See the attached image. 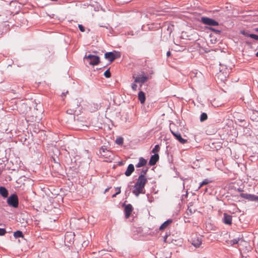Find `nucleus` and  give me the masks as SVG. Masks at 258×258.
I'll list each match as a JSON object with an SVG mask.
<instances>
[{
    "mask_svg": "<svg viewBox=\"0 0 258 258\" xmlns=\"http://www.w3.org/2000/svg\"><path fill=\"white\" fill-rule=\"evenodd\" d=\"M148 170V168L145 169H142L141 174L138 177L137 181L134 186L133 194L136 197H138L140 194L144 193L143 190L147 182V179L145 177V174H146Z\"/></svg>",
    "mask_w": 258,
    "mask_h": 258,
    "instance_id": "obj_1",
    "label": "nucleus"
},
{
    "mask_svg": "<svg viewBox=\"0 0 258 258\" xmlns=\"http://www.w3.org/2000/svg\"><path fill=\"white\" fill-rule=\"evenodd\" d=\"M84 59H86L90 65L96 66L100 62V57L97 55L92 54L85 55Z\"/></svg>",
    "mask_w": 258,
    "mask_h": 258,
    "instance_id": "obj_2",
    "label": "nucleus"
},
{
    "mask_svg": "<svg viewBox=\"0 0 258 258\" xmlns=\"http://www.w3.org/2000/svg\"><path fill=\"white\" fill-rule=\"evenodd\" d=\"M7 203L10 206L17 208L19 205V200L16 194L11 195L7 199Z\"/></svg>",
    "mask_w": 258,
    "mask_h": 258,
    "instance_id": "obj_3",
    "label": "nucleus"
},
{
    "mask_svg": "<svg viewBox=\"0 0 258 258\" xmlns=\"http://www.w3.org/2000/svg\"><path fill=\"white\" fill-rule=\"evenodd\" d=\"M201 21L203 24L210 26L219 25V23L217 21L209 17H202Z\"/></svg>",
    "mask_w": 258,
    "mask_h": 258,
    "instance_id": "obj_4",
    "label": "nucleus"
},
{
    "mask_svg": "<svg viewBox=\"0 0 258 258\" xmlns=\"http://www.w3.org/2000/svg\"><path fill=\"white\" fill-rule=\"evenodd\" d=\"M120 56V54L119 52H106L104 54V57L106 59L109 60L110 62L113 61L116 58Z\"/></svg>",
    "mask_w": 258,
    "mask_h": 258,
    "instance_id": "obj_5",
    "label": "nucleus"
},
{
    "mask_svg": "<svg viewBox=\"0 0 258 258\" xmlns=\"http://www.w3.org/2000/svg\"><path fill=\"white\" fill-rule=\"evenodd\" d=\"M142 76H137L135 77L134 75L133 76V78L135 79L134 82L135 83H141V84H143L145 83L148 79L149 78L145 75V72H141Z\"/></svg>",
    "mask_w": 258,
    "mask_h": 258,
    "instance_id": "obj_6",
    "label": "nucleus"
},
{
    "mask_svg": "<svg viewBox=\"0 0 258 258\" xmlns=\"http://www.w3.org/2000/svg\"><path fill=\"white\" fill-rule=\"evenodd\" d=\"M240 197L249 201H258V196L246 193H241Z\"/></svg>",
    "mask_w": 258,
    "mask_h": 258,
    "instance_id": "obj_7",
    "label": "nucleus"
},
{
    "mask_svg": "<svg viewBox=\"0 0 258 258\" xmlns=\"http://www.w3.org/2000/svg\"><path fill=\"white\" fill-rule=\"evenodd\" d=\"M202 237L200 235H195L191 238V244L196 247H199L202 244Z\"/></svg>",
    "mask_w": 258,
    "mask_h": 258,
    "instance_id": "obj_8",
    "label": "nucleus"
},
{
    "mask_svg": "<svg viewBox=\"0 0 258 258\" xmlns=\"http://www.w3.org/2000/svg\"><path fill=\"white\" fill-rule=\"evenodd\" d=\"M122 206H124V213H125V218H128L131 216V214L133 210V206L131 204H128L127 205H125L123 204Z\"/></svg>",
    "mask_w": 258,
    "mask_h": 258,
    "instance_id": "obj_9",
    "label": "nucleus"
},
{
    "mask_svg": "<svg viewBox=\"0 0 258 258\" xmlns=\"http://www.w3.org/2000/svg\"><path fill=\"white\" fill-rule=\"evenodd\" d=\"M71 104L72 106L74 107V108L72 110L71 109L70 110L67 111V112L69 114H73L74 111H77V109L79 107L80 105V102L78 99H76L71 103Z\"/></svg>",
    "mask_w": 258,
    "mask_h": 258,
    "instance_id": "obj_10",
    "label": "nucleus"
},
{
    "mask_svg": "<svg viewBox=\"0 0 258 258\" xmlns=\"http://www.w3.org/2000/svg\"><path fill=\"white\" fill-rule=\"evenodd\" d=\"M171 132L173 136L181 144H185L187 142V140L181 137L180 134L178 132H173L171 130Z\"/></svg>",
    "mask_w": 258,
    "mask_h": 258,
    "instance_id": "obj_11",
    "label": "nucleus"
},
{
    "mask_svg": "<svg viewBox=\"0 0 258 258\" xmlns=\"http://www.w3.org/2000/svg\"><path fill=\"white\" fill-rule=\"evenodd\" d=\"M232 217L227 213H224L223 222L226 225H230L232 224Z\"/></svg>",
    "mask_w": 258,
    "mask_h": 258,
    "instance_id": "obj_12",
    "label": "nucleus"
},
{
    "mask_svg": "<svg viewBox=\"0 0 258 258\" xmlns=\"http://www.w3.org/2000/svg\"><path fill=\"white\" fill-rule=\"evenodd\" d=\"M74 233L72 232H67L64 236V241L69 243H73L74 241Z\"/></svg>",
    "mask_w": 258,
    "mask_h": 258,
    "instance_id": "obj_13",
    "label": "nucleus"
},
{
    "mask_svg": "<svg viewBox=\"0 0 258 258\" xmlns=\"http://www.w3.org/2000/svg\"><path fill=\"white\" fill-rule=\"evenodd\" d=\"M159 156L158 154H155L153 155H152L149 161V165L150 166L155 165L159 160Z\"/></svg>",
    "mask_w": 258,
    "mask_h": 258,
    "instance_id": "obj_14",
    "label": "nucleus"
},
{
    "mask_svg": "<svg viewBox=\"0 0 258 258\" xmlns=\"http://www.w3.org/2000/svg\"><path fill=\"white\" fill-rule=\"evenodd\" d=\"M135 170V167L133 164H130L124 173L126 176H130Z\"/></svg>",
    "mask_w": 258,
    "mask_h": 258,
    "instance_id": "obj_15",
    "label": "nucleus"
},
{
    "mask_svg": "<svg viewBox=\"0 0 258 258\" xmlns=\"http://www.w3.org/2000/svg\"><path fill=\"white\" fill-rule=\"evenodd\" d=\"M241 34L245 36L249 37L252 38L254 40H258V35H257L256 34H249L248 32L244 31V30L241 31Z\"/></svg>",
    "mask_w": 258,
    "mask_h": 258,
    "instance_id": "obj_16",
    "label": "nucleus"
},
{
    "mask_svg": "<svg viewBox=\"0 0 258 258\" xmlns=\"http://www.w3.org/2000/svg\"><path fill=\"white\" fill-rule=\"evenodd\" d=\"M138 99L141 104H144L146 100L145 94L142 91H141L138 93Z\"/></svg>",
    "mask_w": 258,
    "mask_h": 258,
    "instance_id": "obj_17",
    "label": "nucleus"
},
{
    "mask_svg": "<svg viewBox=\"0 0 258 258\" xmlns=\"http://www.w3.org/2000/svg\"><path fill=\"white\" fill-rule=\"evenodd\" d=\"M8 190L4 186H0V195L6 198L8 196Z\"/></svg>",
    "mask_w": 258,
    "mask_h": 258,
    "instance_id": "obj_18",
    "label": "nucleus"
},
{
    "mask_svg": "<svg viewBox=\"0 0 258 258\" xmlns=\"http://www.w3.org/2000/svg\"><path fill=\"white\" fill-rule=\"evenodd\" d=\"M100 153L103 156L107 157L110 156V154H111V152L109 150H107L106 148L102 147L100 149Z\"/></svg>",
    "mask_w": 258,
    "mask_h": 258,
    "instance_id": "obj_19",
    "label": "nucleus"
},
{
    "mask_svg": "<svg viewBox=\"0 0 258 258\" xmlns=\"http://www.w3.org/2000/svg\"><path fill=\"white\" fill-rule=\"evenodd\" d=\"M172 222V219H168L165 221L159 227V229L162 230L165 229Z\"/></svg>",
    "mask_w": 258,
    "mask_h": 258,
    "instance_id": "obj_20",
    "label": "nucleus"
},
{
    "mask_svg": "<svg viewBox=\"0 0 258 258\" xmlns=\"http://www.w3.org/2000/svg\"><path fill=\"white\" fill-rule=\"evenodd\" d=\"M14 236L16 238H18L19 237H24V235L23 232L21 231L17 230L14 233Z\"/></svg>",
    "mask_w": 258,
    "mask_h": 258,
    "instance_id": "obj_21",
    "label": "nucleus"
},
{
    "mask_svg": "<svg viewBox=\"0 0 258 258\" xmlns=\"http://www.w3.org/2000/svg\"><path fill=\"white\" fill-rule=\"evenodd\" d=\"M212 181L208 178L205 179L200 184L198 187V189H200L201 187L204 185H207L208 183L211 182Z\"/></svg>",
    "mask_w": 258,
    "mask_h": 258,
    "instance_id": "obj_22",
    "label": "nucleus"
},
{
    "mask_svg": "<svg viewBox=\"0 0 258 258\" xmlns=\"http://www.w3.org/2000/svg\"><path fill=\"white\" fill-rule=\"evenodd\" d=\"M208 118V115L206 113L203 112L201 114L200 116V121L201 122H203L206 120Z\"/></svg>",
    "mask_w": 258,
    "mask_h": 258,
    "instance_id": "obj_23",
    "label": "nucleus"
},
{
    "mask_svg": "<svg viewBox=\"0 0 258 258\" xmlns=\"http://www.w3.org/2000/svg\"><path fill=\"white\" fill-rule=\"evenodd\" d=\"M142 166H145L147 164V160L143 157L139 158V161L138 162Z\"/></svg>",
    "mask_w": 258,
    "mask_h": 258,
    "instance_id": "obj_24",
    "label": "nucleus"
},
{
    "mask_svg": "<svg viewBox=\"0 0 258 258\" xmlns=\"http://www.w3.org/2000/svg\"><path fill=\"white\" fill-rule=\"evenodd\" d=\"M160 147L159 145H156L154 148L152 150V152L155 154H158L157 153L159 151Z\"/></svg>",
    "mask_w": 258,
    "mask_h": 258,
    "instance_id": "obj_25",
    "label": "nucleus"
},
{
    "mask_svg": "<svg viewBox=\"0 0 258 258\" xmlns=\"http://www.w3.org/2000/svg\"><path fill=\"white\" fill-rule=\"evenodd\" d=\"M116 143L119 145H121L123 144V139L122 137H119L116 140Z\"/></svg>",
    "mask_w": 258,
    "mask_h": 258,
    "instance_id": "obj_26",
    "label": "nucleus"
},
{
    "mask_svg": "<svg viewBox=\"0 0 258 258\" xmlns=\"http://www.w3.org/2000/svg\"><path fill=\"white\" fill-rule=\"evenodd\" d=\"M104 76L106 78H109L111 77V73L109 71V69H107L104 73Z\"/></svg>",
    "mask_w": 258,
    "mask_h": 258,
    "instance_id": "obj_27",
    "label": "nucleus"
},
{
    "mask_svg": "<svg viewBox=\"0 0 258 258\" xmlns=\"http://www.w3.org/2000/svg\"><path fill=\"white\" fill-rule=\"evenodd\" d=\"M209 29H210L211 31H213V32H215V33L218 34H220L221 33V30L216 29H215V28H214L210 27V28H209Z\"/></svg>",
    "mask_w": 258,
    "mask_h": 258,
    "instance_id": "obj_28",
    "label": "nucleus"
},
{
    "mask_svg": "<svg viewBox=\"0 0 258 258\" xmlns=\"http://www.w3.org/2000/svg\"><path fill=\"white\" fill-rule=\"evenodd\" d=\"M239 239H240L239 238H238V239H237V238L233 239H232V240H231L230 241V244H231V245L236 244L238 243V241H239Z\"/></svg>",
    "mask_w": 258,
    "mask_h": 258,
    "instance_id": "obj_29",
    "label": "nucleus"
},
{
    "mask_svg": "<svg viewBox=\"0 0 258 258\" xmlns=\"http://www.w3.org/2000/svg\"><path fill=\"white\" fill-rule=\"evenodd\" d=\"M120 188L121 187H116L115 189H118V191H117L116 193H115L114 194H113L112 195V198H114L116 196V195L119 194L121 192V190H120Z\"/></svg>",
    "mask_w": 258,
    "mask_h": 258,
    "instance_id": "obj_30",
    "label": "nucleus"
},
{
    "mask_svg": "<svg viewBox=\"0 0 258 258\" xmlns=\"http://www.w3.org/2000/svg\"><path fill=\"white\" fill-rule=\"evenodd\" d=\"M7 233V231L4 228H0V236H3Z\"/></svg>",
    "mask_w": 258,
    "mask_h": 258,
    "instance_id": "obj_31",
    "label": "nucleus"
},
{
    "mask_svg": "<svg viewBox=\"0 0 258 258\" xmlns=\"http://www.w3.org/2000/svg\"><path fill=\"white\" fill-rule=\"evenodd\" d=\"M136 83H137L134 82V83H132L131 85V88H132V90L134 91L137 90V85Z\"/></svg>",
    "mask_w": 258,
    "mask_h": 258,
    "instance_id": "obj_32",
    "label": "nucleus"
},
{
    "mask_svg": "<svg viewBox=\"0 0 258 258\" xmlns=\"http://www.w3.org/2000/svg\"><path fill=\"white\" fill-rule=\"evenodd\" d=\"M167 30L169 31V33L170 34L173 29V25H169L167 27Z\"/></svg>",
    "mask_w": 258,
    "mask_h": 258,
    "instance_id": "obj_33",
    "label": "nucleus"
},
{
    "mask_svg": "<svg viewBox=\"0 0 258 258\" xmlns=\"http://www.w3.org/2000/svg\"><path fill=\"white\" fill-rule=\"evenodd\" d=\"M78 27L80 31L84 32L85 31V27L82 25L79 24Z\"/></svg>",
    "mask_w": 258,
    "mask_h": 258,
    "instance_id": "obj_34",
    "label": "nucleus"
},
{
    "mask_svg": "<svg viewBox=\"0 0 258 258\" xmlns=\"http://www.w3.org/2000/svg\"><path fill=\"white\" fill-rule=\"evenodd\" d=\"M89 241L87 240V241H84L82 244V246L83 247H86L88 246V244H89Z\"/></svg>",
    "mask_w": 258,
    "mask_h": 258,
    "instance_id": "obj_35",
    "label": "nucleus"
},
{
    "mask_svg": "<svg viewBox=\"0 0 258 258\" xmlns=\"http://www.w3.org/2000/svg\"><path fill=\"white\" fill-rule=\"evenodd\" d=\"M99 26L101 27H105L106 29H108V27H109V25L108 24H107V25H99Z\"/></svg>",
    "mask_w": 258,
    "mask_h": 258,
    "instance_id": "obj_36",
    "label": "nucleus"
},
{
    "mask_svg": "<svg viewBox=\"0 0 258 258\" xmlns=\"http://www.w3.org/2000/svg\"><path fill=\"white\" fill-rule=\"evenodd\" d=\"M166 55H167V57H169L171 55V52H170V51H168L167 52Z\"/></svg>",
    "mask_w": 258,
    "mask_h": 258,
    "instance_id": "obj_37",
    "label": "nucleus"
},
{
    "mask_svg": "<svg viewBox=\"0 0 258 258\" xmlns=\"http://www.w3.org/2000/svg\"><path fill=\"white\" fill-rule=\"evenodd\" d=\"M253 31L258 33V27L254 28Z\"/></svg>",
    "mask_w": 258,
    "mask_h": 258,
    "instance_id": "obj_38",
    "label": "nucleus"
},
{
    "mask_svg": "<svg viewBox=\"0 0 258 258\" xmlns=\"http://www.w3.org/2000/svg\"><path fill=\"white\" fill-rule=\"evenodd\" d=\"M167 237H168L167 235H166L165 236H164V242L166 241V239H167Z\"/></svg>",
    "mask_w": 258,
    "mask_h": 258,
    "instance_id": "obj_39",
    "label": "nucleus"
},
{
    "mask_svg": "<svg viewBox=\"0 0 258 258\" xmlns=\"http://www.w3.org/2000/svg\"><path fill=\"white\" fill-rule=\"evenodd\" d=\"M136 166L137 167H138V168H139V167H142V166L141 165V164H140L139 163H138L136 165Z\"/></svg>",
    "mask_w": 258,
    "mask_h": 258,
    "instance_id": "obj_40",
    "label": "nucleus"
},
{
    "mask_svg": "<svg viewBox=\"0 0 258 258\" xmlns=\"http://www.w3.org/2000/svg\"><path fill=\"white\" fill-rule=\"evenodd\" d=\"M145 28H146V27L145 26H143L142 27V29L144 31H145L146 30Z\"/></svg>",
    "mask_w": 258,
    "mask_h": 258,
    "instance_id": "obj_41",
    "label": "nucleus"
},
{
    "mask_svg": "<svg viewBox=\"0 0 258 258\" xmlns=\"http://www.w3.org/2000/svg\"><path fill=\"white\" fill-rule=\"evenodd\" d=\"M238 190L239 191H243V190H242L241 188H238Z\"/></svg>",
    "mask_w": 258,
    "mask_h": 258,
    "instance_id": "obj_42",
    "label": "nucleus"
},
{
    "mask_svg": "<svg viewBox=\"0 0 258 258\" xmlns=\"http://www.w3.org/2000/svg\"><path fill=\"white\" fill-rule=\"evenodd\" d=\"M68 93V91L66 92V93ZM65 95H66V93H62L61 94L62 96H65Z\"/></svg>",
    "mask_w": 258,
    "mask_h": 258,
    "instance_id": "obj_43",
    "label": "nucleus"
},
{
    "mask_svg": "<svg viewBox=\"0 0 258 258\" xmlns=\"http://www.w3.org/2000/svg\"><path fill=\"white\" fill-rule=\"evenodd\" d=\"M143 16H144V17L145 18V17H147V14H144V15H143L142 16V17Z\"/></svg>",
    "mask_w": 258,
    "mask_h": 258,
    "instance_id": "obj_44",
    "label": "nucleus"
},
{
    "mask_svg": "<svg viewBox=\"0 0 258 258\" xmlns=\"http://www.w3.org/2000/svg\"><path fill=\"white\" fill-rule=\"evenodd\" d=\"M187 211H189V212H190V214H191V213H192V211H191V209H189L188 208Z\"/></svg>",
    "mask_w": 258,
    "mask_h": 258,
    "instance_id": "obj_45",
    "label": "nucleus"
},
{
    "mask_svg": "<svg viewBox=\"0 0 258 258\" xmlns=\"http://www.w3.org/2000/svg\"><path fill=\"white\" fill-rule=\"evenodd\" d=\"M255 56L258 57V51L256 53Z\"/></svg>",
    "mask_w": 258,
    "mask_h": 258,
    "instance_id": "obj_46",
    "label": "nucleus"
},
{
    "mask_svg": "<svg viewBox=\"0 0 258 258\" xmlns=\"http://www.w3.org/2000/svg\"><path fill=\"white\" fill-rule=\"evenodd\" d=\"M109 188H107L105 189V192H106L107 191H108L109 190Z\"/></svg>",
    "mask_w": 258,
    "mask_h": 258,
    "instance_id": "obj_47",
    "label": "nucleus"
},
{
    "mask_svg": "<svg viewBox=\"0 0 258 258\" xmlns=\"http://www.w3.org/2000/svg\"><path fill=\"white\" fill-rule=\"evenodd\" d=\"M166 258H170V254H169V256H166Z\"/></svg>",
    "mask_w": 258,
    "mask_h": 258,
    "instance_id": "obj_48",
    "label": "nucleus"
},
{
    "mask_svg": "<svg viewBox=\"0 0 258 258\" xmlns=\"http://www.w3.org/2000/svg\"><path fill=\"white\" fill-rule=\"evenodd\" d=\"M148 29H149V30H151V28L150 26H149V27H148Z\"/></svg>",
    "mask_w": 258,
    "mask_h": 258,
    "instance_id": "obj_49",
    "label": "nucleus"
},
{
    "mask_svg": "<svg viewBox=\"0 0 258 258\" xmlns=\"http://www.w3.org/2000/svg\"><path fill=\"white\" fill-rule=\"evenodd\" d=\"M244 121V120H241L240 122Z\"/></svg>",
    "mask_w": 258,
    "mask_h": 258,
    "instance_id": "obj_50",
    "label": "nucleus"
},
{
    "mask_svg": "<svg viewBox=\"0 0 258 258\" xmlns=\"http://www.w3.org/2000/svg\"><path fill=\"white\" fill-rule=\"evenodd\" d=\"M207 190V188L205 189V192Z\"/></svg>",
    "mask_w": 258,
    "mask_h": 258,
    "instance_id": "obj_51",
    "label": "nucleus"
}]
</instances>
